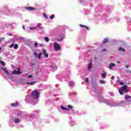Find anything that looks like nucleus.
<instances>
[{"label":"nucleus","mask_w":131,"mask_h":131,"mask_svg":"<svg viewBox=\"0 0 131 131\" xmlns=\"http://www.w3.org/2000/svg\"><path fill=\"white\" fill-rule=\"evenodd\" d=\"M124 93H128V90H127V85H124L122 88L119 90V93L120 95L123 96L124 95Z\"/></svg>","instance_id":"obj_1"},{"label":"nucleus","mask_w":131,"mask_h":131,"mask_svg":"<svg viewBox=\"0 0 131 131\" xmlns=\"http://www.w3.org/2000/svg\"><path fill=\"white\" fill-rule=\"evenodd\" d=\"M32 97L34 99H38L39 98V93H38V91L37 90H34L32 92Z\"/></svg>","instance_id":"obj_2"},{"label":"nucleus","mask_w":131,"mask_h":131,"mask_svg":"<svg viewBox=\"0 0 131 131\" xmlns=\"http://www.w3.org/2000/svg\"><path fill=\"white\" fill-rule=\"evenodd\" d=\"M54 49L56 51L61 50V46L57 42H54Z\"/></svg>","instance_id":"obj_3"},{"label":"nucleus","mask_w":131,"mask_h":131,"mask_svg":"<svg viewBox=\"0 0 131 131\" xmlns=\"http://www.w3.org/2000/svg\"><path fill=\"white\" fill-rule=\"evenodd\" d=\"M1 69L2 70H3V71H4L6 74H7V76H9V75H10V73H9V71H8V68H2Z\"/></svg>","instance_id":"obj_4"},{"label":"nucleus","mask_w":131,"mask_h":131,"mask_svg":"<svg viewBox=\"0 0 131 131\" xmlns=\"http://www.w3.org/2000/svg\"><path fill=\"white\" fill-rule=\"evenodd\" d=\"M26 10H28V11H34L35 10V8L32 7H26Z\"/></svg>","instance_id":"obj_5"},{"label":"nucleus","mask_w":131,"mask_h":131,"mask_svg":"<svg viewBox=\"0 0 131 131\" xmlns=\"http://www.w3.org/2000/svg\"><path fill=\"white\" fill-rule=\"evenodd\" d=\"M43 55H45V58H49V54L47 53V50H42Z\"/></svg>","instance_id":"obj_6"},{"label":"nucleus","mask_w":131,"mask_h":131,"mask_svg":"<svg viewBox=\"0 0 131 131\" xmlns=\"http://www.w3.org/2000/svg\"><path fill=\"white\" fill-rule=\"evenodd\" d=\"M12 74H22V72H21V71H16V70H14L12 72Z\"/></svg>","instance_id":"obj_7"},{"label":"nucleus","mask_w":131,"mask_h":131,"mask_svg":"<svg viewBox=\"0 0 131 131\" xmlns=\"http://www.w3.org/2000/svg\"><path fill=\"white\" fill-rule=\"evenodd\" d=\"M115 67V63H113L112 62H111L110 64V66L108 67V68L110 69H112V68H113V67Z\"/></svg>","instance_id":"obj_8"},{"label":"nucleus","mask_w":131,"mask_h":131,"mask_svg":"<svg viewBox=\"0 0 131 131\" xmlns=\"http://www.w3.org/2000/svg\"><path fill=\"white\" fill-rule=\"evenodd\" d=\"M11 106H12V107H17V106H18V102L11 103Z\"/></svg>","instance_id":"obj_9"},{"label":"nucleus","mask_w":131,"mask_h":131,"mask_svg":"<svg viewBox=\"0 0 131 131\" xmlns=\"http://www.w3.org/2000/svg\"><path fill=\"white\" fill-rule=\"evenodd\" d=\"M125 100H130V101L131 102V96L129 95H126L125 96Z\"/></svg>","instance_id":"obj_10"},{"label":"nucleus","mask_w":131,"mask_h":131,"mask_svg":"<svg viewBox=\"0 0 131 131\" xmlns=\"http://www.w3.org/2000/svg\"><path fill=\"white\" fill-rule=\"evenodd\" d=\"M93 60L91 61V62L89 63L88 69H91L93 67V63H92Z\"/></svg>","instance_id":"obj_11"},{"label":"nucleus","mask_w":131,"mask_h":131,"mask_svg":"<svg viewBox=\"0 0 131 131\" xmlns=\"http://www.w3.org/2000/svg\"><path fill=\"white\" fill-rule=\"evenodd\" d=\"M69 84L70 86H74V82L70 81Z\"/></svg>","instance_id":"obj_12"},{"label":"nucleus","mask_w":131,"mask_h":131,"mask_svg":"<svg viewBox=\"0 0 131 131\" xmlns=\"http://www.w3.org/2000/svg\"><path fill=\"white\" fill-rule=\"evenodd\" d=\"M14 122L15 123H19L20 122V119L19 118H15Z\"/></svg>","instance_id":"obj_13"},{"label":"nucleus","mask_w":131,"mask_h":131,"mask_svg":"<svg viewBox=\"0 0 131 131\" xmlns=\"http://www.w3.org/2000/svg\"><path fill=\"white\" fill-rule=\"evenodd\" d=\"M107 42H109V39L106 38L103 40V43H107Z\"/></svg>","instance_id":"obj_14"},{"label":"nucleus","mask_w":131,"mask_h":131,"mask_svg":"<svg viewBox=\"0 0 131 131\" xmlns=\"http://www.w3.org/2000/svg\"><path fill=\"white\" fill-rule=\"evenodd\" d=\"M52 68H53V70H57V68H58V67H57V66L56 64H53Z\"/></svg>","instance_id":"obj_15"},{"label":"nucleus","mask_w":131,"mask_h":131,"mask_svg":"<svg viewBox=\"0 0 131 131\" xmlns=\"http://www.w3.org/2000/svg\"><path fill=\"white\" fill-rule=\"evenodd\" d=\"M106 72H104L103 74H101L102 78H106Z\"/></svg>","instance_id":"obj_16"},{"label":"nucleus","mask_w":131,"mask_h":131,"mask_svg":"<svg viewBox=\"0 0 131 131\" xmlns=\"http://www.w3.org/2000/svg\"><path fill=\"white\" fill-rule=\"evenodd\" d=\"M35 83V81H32L31 82H27V84H30L31 85H33V84H34Z\"/></svg>","instance_id":"obj_17"},{"label":"nucleus","mask_w":131,"mask_h":131,"mask_svg":"<svg viewBox=\"0 0 131 131\" xmlns=\"http://www.w3.org/2000/svg\"><path fill=\"white\" fill-rule=\"evenodd\" d=\"M60 107L62 110H69V108H67L66 107H64L62 105H60Z\"/></svg>","instance_id":"obj_18"},{"label":"nucleus","mask_w":131,"mask_h":131,"mask_svg":"<svg viewBox=\"0 0 131 131\" xmlns=\"http://www.w3.org/2000/svg\"><path fill=\"white\" fill-rule=\"evenodd\" d=\"M67 107L69 108V109H72V108H73V106H72V105H68L67 106Z\"/></svg>","instance_id":"obj_19"},{"label":"nucleus","mask_w":131,"mask_h":131,"mask_svg":"<svg viewBox=\"0 0 131 131\" xmlns=\"http://www.w3.org/2000/svg\"><path fill=\"white\" fill-rule=\"evenodd\" d=\"M18 44H15L13 47V49L17 50V49H18Z\"/></svg>","instance_id":"obj_20"},{"label":"nucleus","mask_w":131,"mask_h":131,"mask_svg":"<svg viewBox=\"0 0 131 131\" xmlns=\"http://www.w3.org/2000/svg\"><path fill=\"white\" fill-rule=\"evenodd\" d=\"M119 51H121L122 52H124L125 50H124V49H123V48H122L121 47H120L119 48Z\"/></svg>","instance_id":"obj_21"},{"label":"nucleus","mask_w":131,"mask_h":131,"mask_svg":"<svg viewBox=\"0 0 131 131\" xmlns=\"http://www.w3.org/2000/svg\"><path fill=\"white\" fill-rule=\"evenodd\" d=\"M99 83H100L101 84H104V83H105V81L101 80L100 81H99Z\"/></svg>","instance_id":"obj_22"},{"label":"nucleus","mask_w":131,"mask_h":131,"mask_svg":"<svg viewBox=\"0 0 131 131\" xmlns=\"http://www.w3.org/2000/svg\"><path fill=\"white\" fill-rule=\"evenodd\" d=\"M55 18V15H51V16H50V19H51V20H53V19H54Z\"/></svg>","instance_id":"obj_23"},{"label":"nucleus","mask_w":131,"mask_h":131,"mask_svg":"<svg viewBox=\"0 0 131 131\" xmlns=\"http://www.w3.org/2000/svg\"><path fill=\"white\" fill-rule=\"evenodd\" d=\"M0 64H2V66H6V65L5 64V62H4V61H0Z\"/></svg>","instance_id":"obj_24"},{"label":"nucleus","mask_w":131,"mask_h":131,"mask_svg":"<svg viewBox=\"0 0 131 131\" xmlns=\"http://www.w3.org/2000/svg\"><path fill=\"white\" fill-rule=\"evenodd\" d=\"M85 81L86 82H87V83H90V80H89V79L88 78H85Z\"/></svg>","instance_id":"obj_25"},{"label":"nucleus","mask_w":131,"mask_h":131,"mask_svg":"<svg viewBox=\"0 0 131 131\" xmlns=\"http://www.w3.org/2000/svg\"><path fill=\"white\" fill-rule=\"evenodd\" d=\"M43 15L46 19H48V15H47V14L43 13Z\"/></svg>","instance_id":"obj_26"},{"label":"nucleus","mask_w":131,"mask_h":131,"mask_svg":"<svg viewBox=\"0 0 131 131\" xmlns=\"http://www.w3.org/2000/svg\"><path fill=\"white\" fill-rule=\"evenodd\" d=\"M35 28H36V27H30V30H34V29H35Z\"/></svg>","instance_id":"obj_27"},{"label":"nucleus","mask_w":131,"mask_h":131,"mask_svg":"<svg viewBox=\"0 0 131 131\" xmlns=\"http://www.w3.org/2000/svg\"><path fill=\"white\" fill-rule=\"evenodd\" d=\"M42 55V53H39L38 56V59H40V58H41V55Z\"/></svg>","instance_id":"obj_28"},{"label":"nucleus","mask_w":131,"mask_h":131,"mask_svg":"<svg viewBox=\"0 0 131 131\" xmlns=\"http://www.w3.org/2000/svg\"><path fill=\"white\" fill-rule=\"evenodd\" d=\"M45 41H49V37H45Z\"/></svg>","instance_id":"obj_29"},{"label":"nucleus","mask_w":131,"mask_h":131,"mask_svg":"<svg viewBox=\"0 0 131 131\" xmlns=\"http://www.w3.org/2000/svg\"><path fill=\"white\" fill-rule=\"evenodd\" d=\"M3 40H5V37H2L0 38V41H3Z\"/></svg>","instance_id":"obj_30"},{"label":"nucleus","mask_w":131,"mask_h":131,"mask_svg":"<svg viewBox=\"0 0 131 131\" xmlns=\"http://www.w3.org/2000/svg\"><path fill=\"white\" fill-rule=\"evenodd\" d=\"M34 45H35V47L36 48H37V46L38 45V43H37V42L36 41V42H35Z\"/></svg>","instance_id":"obj_31"},{"label":"nucleus","mask_w":131,"mask_h":131,"mask_svg":"<svg viewBox=\"0 0 131 131\" xmlns=\"http://www.w3.org/2000/svg\"><path fill=\"white\" fill-rule=\"evenodd\" d=\"M119 84H120L121 85H123V84H124V83H123V82H120Z\"/></svg>","instance_id":"obj_32"},{"label":"nucleus","mask_w":131,"mask_h":131,"mask_svg":"<svg viewBox=\"0 0 131 131\" xmlns=\"http://www.w3.org/2000/svg\"><path fill=\"white\" fill-rule=\"evenodd\" d=\"M14 46H15V45L14 43L11 45L10 46H9V48H13V47H14Z\"/></svg>","instance_id":"obj_33"},{"label":"nucleus","mask_w":131,"mask_h":131,"mask_svg":"<svg viewBox=\"0 0 131 131\" xmlns=\"http://www.w3.org/2000/svg\"><path fill=\"white\" fill-rule=\"evenodd\" d=\"M80 27H85V26L83 25H80Z\"/></svg>","instance_id":"obj_34"},{"label":"nucleus","mask_w":131,"mask_h":131,"mask_svg":"<svg viewBox=\"0 0 131 131\" xmlns=\"http://www.w3.org/2000/svg\"><path fill=\"white\" fill-rule=\"evenodd\" d=\"M85 28H86V29L87 30H89V27H88V26H85Z\"/></svg>","instance_id":"obj_35"},{"label":"nucleus","mask_w":131,"mask_h":131,"mask_svg":"<svg viewBox=\"0 0 131 131\" xmlns=\"http://www.w3.org/2000/svg\"><path fill=\"white\" fill-rule=\"evenodd\" d=\"M34 56H35L36 57H37V53H34Z\"/></svg>","instance_id":"obj_36"},{"label":"nucleus","mask_w":131,"mask_h":131,"mask_svg":"<svg viewBox=\"0 0 131 131\" xmlns=\"http://www.w3.org/2000/svg\"><path fill=\"white\" fill-rule=\"evenodd\" d=\"M17 116H22V114H18Z\"/></svg>","instance_id":"obj_37"},{"label":"nucleus","mask_w":131,"mask_h":131,"mask_svg":"<svg viewBox=\"0 0 131 131\" xmlns=\"http://www.w3.org/2000/svg\"><path fill=\"white\" fill-rule=\"evenodd\" d=\"M28 77H29V78H32V75H29Z\"/></svg>","instance_id":"obj_38"},{"label":"nucleus","mask_w":131,"mask_h":131,"mask_svg":"<svg viewBox=\"0 0 131 131\" xmlns=\"http://www.w3.org/2000/svg\"><path fill=\"white\" fill-rule=\"evenodd\" d=\"M106 51H107L106 49H103L102 50V52H106Z\"/></svg>","instance_id":"obj_39"},{"label":"nucleus","mask_w":131,"mask_h":131,"mask_svg":"<svg viewBox=\"0 0 131 131\" xmlns=\"http://www.w3.org/2000/svg\"><path fill=\"white\" fill-rule=\"evenodd\" d=\"M125 67L126 68H128V67H129V65H126Z\"/></svg>","instance_id":"obj_40"},{"label":"nucleus","mask_w":131,"mask_h":131,"mask_svg":"<svg viewBox=\"0 0 131 131\" xmlns=\"http://www.w3.org/2000/svg\"><path fill=\"white\" fill-rule=\"evenodd\" d=\"M17 71H20V68H17Z\"/></svg>","instance_id":"obj_41"},{"label":"nucleus","mask_w":131,"mask_h":131,"mask_svg":"<svg viewBox=\"0 0 131 131\" xmlns=\"http://www.w3.org/2000/svg\"><path fill=\"white\" fill-rule=\"evenodd\" d=\"M112 79H114V76H113L112 77Z\"/></svg>","instance_id":"obj_42"},{"label":"nucleus","mask_w":131,"mask_h":131,"mask_svg":"<svg viewBox=\"0 0 131 131\" xmlns=\"http://www.w3.org/2000/svg\"><path fill=\"white\" fill-rule=\"evenodd\" d=\"M117 63L118 64H120V61H118Z\"/></svg>","instance_id":"obj_43"},{"label":"nucleus","mask_w":131,"mask_h":131,"mask_svg":"<svg viewBox=\"0 0 131 131\" xmlns=\"http://www.w3.org/2000/svg\"><path fill=\"white\" fill-rule=\"evenodd\" d=\"M9 36H12V34L11 33L9 34Z\"/></svg>","instance_id":"obj_44"},{"label":"nucleus","mask_w":131,"mask_h":131,"mask_svg":"<svg viewBox=\"0 0 131 131\" xmlns=\"http://www.w3.org/2000/svg\"><path fill=\"white\" fill-rule=\"evenodd\" d=\"M23 29H25V27L24 26L23 27Z\"/></svg>","instance_id":"obj_45"},{"label":"nucleus","mask_w":131,"mask_h":131,"mask_svg":"<svg viewBox=\"0 0 131 131\" xmlns=\"http://www.w3.org/2000/svg\"><path fill=\"white\" fill-rule=\"evenodd\" d=\"M0 51H2V48L0 47Z\"/></svg>","instance_id":"obj_46"},{"label":"nucleus","mask_w":131,"mask_h":131,"mask_svg":"<svg viewBox=\"0 0 131 131\" xmlns=\"http://www.w3.org/2000/svg\"><path fill=\"white\" fill-rule=\"evenodd\" d=\"M62 39H61L60 40H59L60 41H61Z\"/></svg>","instance_id":"obj_47"},{"label":"nucleus","mask_w":131,"mask_h":131,"mask_svg":"<svg viewBox=\"0 0 131 131\" xmlns=\"http://www.w3.org/2000/svg\"><path fill=\"white\" fill-rule=\"evenodd\" d=\"M130 73H131V71H130Z\"/></svg>","instance_id":"obj_48"}]
</instances>
